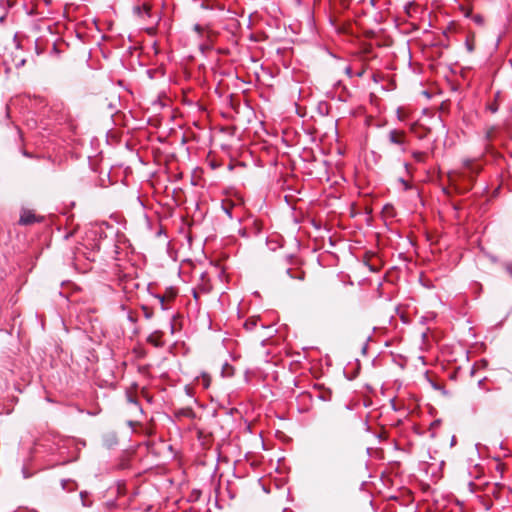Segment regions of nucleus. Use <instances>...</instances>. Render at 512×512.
Listing matches in <instances>:
<instances>
[{
  "label": "nucleus",
  "mask_w": 512,
  "mask_h": 512,
  "mask_svg": "<svg viewBox=\"0 0 512 512\" xmlns=\"http://www.w3.org/2000/svg\"><path fill=\"white\" fill-rule=\"evenodd\" d=\"M387 141L390 145H393L401 153L407 151V135L406 132L399 129H391L387 133Z\"/></svg>",
  "instance_id": "f257e3e1"
},
{
  "label": "nucleus",
  "mask_w": 512,
  "mask_h": 512,
  "mask_svg": "<svg viewBox=\"0 0 512 512\" xmlns=\"http://www.w3.org/2000/svg\"><path fill=\"white\" fill-rule=\"evenodd\" d=\"M38 221H40V220L36 217V215L32 211L22 210L20 219H19L20 225H31Z\"/></svg>",
  "instance_id": "f03ea898"
},
{
  "label": "nucleus",
  "mask_w": 512,
  "mask_h": 512,
  "mask_svg": "<svg viewBox=\"0 0 512 512\" xmlns=\"http://www.w3.org/2000/svg\"><path fill=\"white\" fill-rule=\"evenodd\" d=\"M61 487L63 490L71 493L77 490L78 484L72 479H62Z\"/></svg>",
  "instance_id": "7ed1b4c3"
},
{
  "label": "nucleus",
  "mask_w": 512,
  "mask_h": 512,
  "mask_svg": "<svg viewBox=\"0 0 512 512\" xmlns=\"http://www.w3.org/2000/svg\"><path fill=\"white\" fill-rule=\"evenodd\" d=\"M463 166L469 172L475 173V174L479 173V171L481 170L480 165L475 163L474 160H472V159H465L463 161Z\"/></svg>",
  "instance_id": "20e7f679"
},
{
  "label": "nucleus",
  "mask_w": 512,
  "mask_h": 512,
  "mask_svg": "<svg viewBox=\"0 0 512 512\" xmlns=\"http://www.w3.org/2000/svg\"><path fill=\"white\" fill-rule=\"evenodd\" d=\"M134 13L139 17H150V6L146 3H144L142 6H136L134 7Z\"/></svg>",
  "instance_id": "39448f33"
},
{
  "label": "nucleus",
  "mask_w": 512,
  "mask_h": 512,
  "mask_svg": "<svg viewBox=\"0 0 512 512\" xmlns=\"http://www.w3.org/2000/svg\"><path fill=\"white\" fill-rule=\"evenodd\" d=\"M161 332L156 331L147 338V342L154 345L155 347H160L162 345L161 341L158 337H160Z\"/></svg>",
  "instance_id": "423d86ee"
},
{
  "label": "nucleus",
  "mask_w": 512,
  "mask_h": 512,
  "mask_svg": "<svg viewBox=\"0 0 512 512\" xmlns=\"http://www.w3.org/2000/svg\"><path fill=\"white\" fill-rule=\"evenodd\" d=\"M79 496L83 507H92L93 501L89 499V493L87 491H81Z\"/></svg>",
  "instance_id": "0eeeda50"
},
{
  "label": "nucleus",
  "mask_w": 512,
  "mask_h": 512,
  "mask_svg": "<svg viewBox=\"0 0 512 512\" xmlns=\"http://www.w3.org/2000/svg\"><path fill=\"white\" fill-rule=\"evenodd\" d=\"M234 374V368L227 362L222 366V375L224 377H231Z\"/></svg>",
  "instance_id": "6e6552de"
},
{
  "label": "nucleus",
  "mask_w": 512,
  "mask_h": 512,
  "mask_svg": "<svg viewBox=\"0 0 512 512\" xmlns=\"http://www.w3.org/2000/svg\"><path fill=\"white\" fill-rule=\"evenodd\" d=\"M425 156H426V154L424 152H421V151H414V152H412L413 159L416 162H418V163L424 162Z\"/></svg>",
  "instance_id": "1a4fd4ad"
},
{
  "label": "nucleus",
  "mask_w": 512,
  "mask_h": 512,
  "mask_svg": "<svg viewBox=\"0 0 512 512\" xmlns=\"http://www.w3.org/2000/svg\"><path fill=\"white\" fill-rule=\"evenodd\" d=\"M286 274L292 279H297V280L304 279V272H299L298 274H292V269H290V268H288L286 270Z\"/></svg>",
  "instance_id": "9d476101"
},
{
  "label": "nucleus",
  "mask_w": 512,
  "mask_h": 512,
  "mask_svg": "<svg viewBox=\"0 0 512 512\" xmlns=\"http://www.w3.org/2000/svg\"><path fill=\"white\" fill-rule=\"evenodd\" d=\"M502 267L504 269V271L506 272V274L510 277H512V262H504L502 264Z\"/></svg>",
  "instance_id": "9b49d317"
},
{
  "label": "nucleus",
  "mask_w": 512,
  "mask_h": 512,
  "mask_svg": "<svg viewBox=\"0 0 512 512\" xmlns=\"http://www.w3.org/2000/svg\"><path fill=\"white\" fill-rule=\"evenodd\" d=\"M257 325V320L253 319V320H247L244 324V327L246 330H253Z\"/></svg>",
  "instance_id": "f8f14e48"
},
{
  "label": "nucleus",
  "mask_w": 512,
  "mask_h": 512,
  "mask_svg": "<svg viewBox=\"0 0 512 512\" xmlns=\"http://www.w3.org/2000/svg\"><path fill=\"white\" fill-rule=\"evenodd\" d=\"M142 310H143V313H144V317L146 319L149 320V319H151L153 317V312H152V310L149 307L143 305L142 306Z\"/></svg>",
  "instance_id": "ddd939ff"
},
{
  "label": "nucleus",
  "mask_w": 512,
  "mask_h": 512,
  "mask_svg": "<svg viewBox=\"0 0 512 512\" xmlns=\"http://www.w3.org/2000/svg\"><path fill=\"white\" fill-rule=\"evenodd\" d=\"M202 385L204 388H208L210 385V377L206 373L202 374Z\"/></svg>",
  "instance_id": "4468645a"
},
{
  "label": "nucleus",
  "mask_w": 512,
  "mask_h": 512,
  "mask_svg": "<svg viewBox=\"0 0 512 512\" xmlns=\"http://www.w3.org/2000/svg\"><path fill=\"white\" fill-rule=\"evenodd\" d=\"M473 21L478 25L484 24V17L480 14H476L472 17Z\"/></svg>",
  "instance_id": "2eb2a0df"
},
{
  "label": "nucleus",
  "mask_w": 512,
  "mask_h": 512,
  "mask_svg": "<svg viewBox=\"0 0 512 512\" xmlns=\"http://www.w3.org/2000/svg\"><path fill=\"white\" fill-rule=\"evenodd\" d=\"M156 297L159 300L160 308L162 310H167L168 307L165 304V297L164 296H160V295H157Z\"/></svg>",
  "instance_id": "dca6fc26"
},
{
  "label": "nucleus",
  "mask_w": 512,
  "mask_h": 512,
  "mask_svg": "<svg viewBox=\"0 0 512 512\" xmlns=\"http://www.w3.org/2000/svg\"><path fill=\"white\" fill-rule=\"evenodd\" d=\"M399 182L403 185V189L405 191L409 190L411 188V185L403 178L399 179Z\"/></svg>",
  "instance_id": "f3484780"
},
{
  "label": "nucleus",
  "mask_w": 512,
  "mask_h": 512,
  "mask_svg": "<svg viewBox=\"0 0 512 512\" xmlns=\"http://www.w3.org/2000/svg\"><path fill=\"white\" fill-rule=\"evenodd\" d=\"M465 46L470 53L474 51V45L471 41L466 40Z\"/></svg>",
  "instance_id": "a211bd4d"
},
{
  "label": "nucleus",
  "mask_w": 512,
  "mask_h": 512,
  "mask_svg": "<svg viewBox=\"0 0 512 512\" xmlns=\"http://www.w3.org/2000/svg\"><path fill=\"white\" fill-rule=\"evenodd\" d=\"M345 73H346V75H347L348 77H350V78H351V77H353V75H354V74H353V71H352V69H351V67H350V66H347V67L345 68Z\"/></svg>",
  "instance_id": "6ab92c4d"
},
{
  "label": "nucleus",
  "mask_w": 512,
  "mask_h": 512,
  "mask_svg": "<svg viewBox=\"0 0 512 512\" xmlns=\"http://www.w3.org/2000/svg\"><path fill=\"white\" fill-rule=\"evenodd\" d=\"M194 31H196L198 34H201L202 31H203V28L200 24H195L194 25Z\"/></svg>",
  "instance_id": "aec40b11"
},
{
  "label": "nucleus",
  "mask_w": 512,
  "mask_h": 512,
  "mask_svg": "<svg viewBox=\"0 0 512 512\" xmlns=\"http://www.w3.org/2000/svg\"><path fill=\"white\" fill-rule=\"evenodd\" d=\"M127 319H128L130 322H132V323H136V321H137V318H136V317H134V316L132 315V313H128V315H127Z\"/></svg>",
  "instance_id": "412c9836"
},
{
  "label": "nucleus",
  "mask_w": 512,
  "mask_h": 512,
  "mask_svg": "<svg viewBox=\"0 0 512 512\" xmlns=\"http://www.w3.org/2000/svg\"><path fill=\"white\" fill-rule=\"evenodd\" d=\"M128 400L130 403H133L136 406H139V402L136 399L132 398L131 396H128Z\"/></svg>",
  "instance_id": "4be33fe9"
},
{
  "label": "nucleus",
  "mask_w": 512,
  "mask_h": 512,
  "mask_svg": "<svg viewBox=\"0 0 512 512\" xmlns=\"http://www.w3.org/2000/svg\"><path fill=\"white\" fill-rule=\"evenodd\" d=\"M484 380H485V379H481V380H479V381H478V387H479V388H481V389H484ZM485 390H486V388H485ZM488 390H489V389H487V391H488Z\"/></svg>",
  "instance_id": "5701e85b"
},
{
  "label": "nucleus",
  "mask_w": 512,
  "mask_h": 512,
  "mask_svg": "<svg viewBox=\"0 0 512 512\" xmlns=\"http://www.w3.org/2000/svg\"><path fill=\"white\" fill-rule=\"evenodd\" d=\"M489 259H490L492 262H494V263H496V262H497V258H496L495 256L490 255V256H489Z\"/></svg>",
  "instance_id": "b1692460"
},
{
  "label": "nucleus",
  "mask_w": 512,
  "mask_h": 512,
  "mask_svg": "<svg viewBox=\"0 0 512 512\" xmlns=\"http://www.w3.org/2000/svg\"><path fill=\"white\" fill-rule=\"evenodd\" d=\"M363 74H364V71H363V70H361V71H358V72L356 73V76H358V77H362V76H363Z\"/></svg>",
  "instance_id": "393cba45"
},
{
  "label": "nucleus",
  "mask_w": 512,
  "mask_h": 512,
  "mask_svg": "<svg viewBox=\"0 0 512 512\" xmlns=\"http://www.w3.org/2000/svg\"><path fill=\"white\" fill-rule=\"evenodd\" d=\"M398 119L401 120V111L400 109L397 110Z\"/></svg>",
  "instance_id": "a878e982"
},
{
  "label": "nucleus",
  "mask_w": 512,
  "mask_h": 512,
  "mask_svg": "<svg viewBox=\"0 0 512 512\" xmlns=\"http://www.w3.org/2000/svg\"><path fill=\"white\" fill-rule=\"evenodd\" d=\"M225 212L228 214L229 217H232L231 212L229 211V209H226Z\"/></svg>",
  "instance_id": "bb28decb"
},
{
  "label": "nucleus",
  "mask_w": 512,
  "mask_h": 512,
  "mask_svg": "<svg viewBox=\"0 0 512 512\" xmlns=\"http://www.w3.org/2000/svg\"><path fill=\"white\" fill-rule=\"evenodd\" d=\"M193 296H194V298H195V299H197V298H198V294H197V292H196V291H193Z\"/></svg>",
  "instance_id": "cd10ccee"
},
{
  "label": "nucleus",
  "mask_w": 512,
  "mask_h": 512,
  "mask_svg": "<svg viewBox=\"0 0 512 512\" xmlns=\"http://www.w3.org/2000/svg\"><path fill=\"white\" fill-rule=\"evenodd\" d=\"M24 63H25V60H22V61H20V64L18 66L24 65Z\"/></svg>",
  "instance_id": "c85d7f7f"
},
{
  "label": "nucleus",
  "mask_w": 512,
  "mask_h": 512,
  "mask_svg": "<svg viewBox=\"0 0 512 512\" xmlns=\"http://www.w3.org/2000/svg\"><path fill=\"white\" fill-rule=\"evenodd\" d=\"M170 326H171V331L173 332V330H174V325H173V323H172V322L170 323Z\"/></svg>",
  "instance_id": "c756f323"
},
{
  "label": "nucleus",
  "mask_w": 512,
  "mask_h": 512,
  "mask_svg": "<svg viewBox=\"0 0 512 512\" xmlns=\"http://www.w3.org/2000/svg\"><path fill=\"white\" fill-rule=\"evenodd\" d=\"M6 115L9 116L8 107H6Z\"/></svg>",
  "instance_id": "7c9ffc66"
},
{
  "label": "nucleus",
  "mask_w": 512,
  "mask_h": 512,
  "mask_svg": "<svg viewBox=\"0 0 512 512\" xmlns=\"http://www.w3.org/2000/svg\"><path fill=\"white\" fill-rule=\"evenodd\" d=\"M4 20V16H1L0 17V22H2Z\"/></svg>",
  "instance_id": "2f4dec72"
}]
</instances>
